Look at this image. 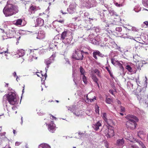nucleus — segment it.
I'll return each instance as SVG.
<instances>
[{"label": "nucleus", "mask_w": 148, "mask_h": 148, "mask_svg": "<svg viewBox=\"0 0 148 148\" xmlns=\"http://www.w3.org/2000/svg\"><path fill=\"white\" fill-rule=\"evenodd\" d=\"M12 0H9L3 10V12L6 17L11 16L16 14L18 11V7L12 4Z\"/></svg>", "instance_id": "obj_1"}, {"label": "nucleus", "mask_w": 148, "mask_h": 148, "mask_svg": "<svg viewBox=\"0 0 148 148\" xmlns=\"http://www.w3.org/2000/svg\"><path fill=\"white\" fill-rule=\"evenodd\" d=\"M19 100V98L16 95L15 93L10 92L3 96V102H6L8 101L10 104L14 105L18 103Z\"/></svg>", "instance_id": "obj_2"}, {"label": "nucleus", "mask_w": 148, "mask_h": 148, "mask_svg": "<svg viewBox=\"0 0 148 148\" xmlns=\"http://www.w3.org/2000/svg\"><path fill=\"white\" fill-rule=\"evenodd\" d=\"M82 47L77 48L73 53L72 58L77 60H82L84 57V54L88 55L89 53H91L92 51L88 49V51H86L82 49Z\"/></svg>", "instance_id": "obj_3"}, {"label": "nucleus", "mask_w": 148, "mask_h": 148, "mask_svg": "<svg viewBox=\"0 0 148 148\" xmlns=\"http://www.w3.org/2000/svg\"><path fill=\"white\" fill-rule=\"evenodd\" d=\"M126 118L128 120L126 124L127 128L130 129H134L137 125L136 122L138 121V118L132 114L127 115L126 116Z\"/></svg>", "instance_id": "obj_4"}, {"label": "nucleus", "mask_w": 148, "mask_h": 148, "mask_svg": "<svg viewBox=\"0 0 148 148\" xmlns=\"http://www.w3.org/2000/svg\"><path fill=\"white\" fill-rule=\"evenodd\" d=\"M72 35L73 34L70 30H65L61 34L60 39L62 40Z\"/></svg>", "instance_id": "obj_5"}, {"label": "nucleus", "mask_w": 148, "mask_h": 148, "mask_svg": "<svg viewBox=\"0 0 148 148\" xmlns=\"http://www.w3.org/2000/svg\"><path fill=\"white\" fill-rule=\"evenodd\" d=\"M76 4L75 3L73 2L69 5V8L67 9V11L70 14H73L75 11Z\"/></svg>", "instance_id": "obj_6"}, {"label": "nucleus", "mask_w": 148, "mask_h": 148, "mask_svg": "<svg viewBox=\"0 0 148 148\" xmlns=\"http://www.w3.org/2000/svg\"><path fill=\"white\" fill-rule=\"evenodd\" d=\"M101 42V39L99 35H97L96 37L94 39H93V44L102 46Z\"/></svg>", "instance_id": "obj_7"}, {"label": "nucleus", "mask_w": 148, "mask_h": 148, "mask_svg": "<svg viewBox=\"0 0 148 148\" xmlns=\"http://www.w3.org/2000/svg\"><path fill=\"white\" fill-rule=\"evenodd\" d=\"M101 116L103 118L104 121L109 125H110L112 122V120L111 119H108L107 117L106 113L103 112L102 113Z\"/></svg>", "instance_id": "obj_8"}, {"label": "nucleus", "mask_w": 148, "mask_h": 148, "mask_svg": "<svg viewBox=\"0 0 148 148\" xmlns=\"http://www.w3.org/2000/svg\"><path fill=\"white\" fill-rule=\"evenodd\" d=\"M105 132L106 135L108 138L114 135V131L113 130L107 129Z\"/></svg>", "instance_id": "obj_9"}, {"label": "nucleus", "mask_w": 148, "mask_h": 148, "mask_svg": "<svg viewBox=\"0 0 148 148\" xmlns=\"http://www.w3.org/2000/svg\"><path fill=\"white\" fill-rule=\"evenodd\" d=\"M73 39V35L67 37L63 40H61L65 44H69L71 43V41Z\"/></svg>", "instance_id": "obj_10"}, {"label": "nucleus", "mask_w": 148, "mask_h": 148, "mask_svg": "<svg viewBox=\"0 0 148 148\" xmlns=\"http://www.w3.org/2000/svg\"><path fill=\"white\" fill-rule=\"evenodd\" d=\"M45 36V32L42 30L39 31L38 33V35L36 37V38L39 39H43Z\"/></svg>", "instance_id": "obj_11"}, {"label": "nucleus", "mask_w": 148, "mask_h": 148, "mask_svg": "<svg viewBox=\"0 0 148 148\" xmlns=\"http://www.w3.org/2000/svg\"><path fill=\"white\" fill-rule=\"evenodd\" d=\"M48 129L49 131L52 133H53L56 130V126L55 124L52 123L49 124Z\"/></svg>", "instance_id": "obj_12"}, {"label": "nucleus", "mask_w": 148, "mask_h": 148, "mask_svg": "<svg viewBox=\"0 0 148 148\" xmlns=\"http://www.w3.org/2000/svg\"><path fill=\"white\" fill-rule=\"evenodd\" d=\"M97 55L101 57L105 56L104 55L101 53L99 51L96 50L93 52V57L96 60L97 59Z\"/></svg>", "instance_id": "obj_13"}, {"label": "nucleus", "mask_w": 148, "mask_h": 148, "mask_svg": "<svg viewBox=\"0 0 148 148\" xmlns=\"http://www.w3.org/2000/svg\"><path fill=\"white\" fill-rule=\"evenodd\" d=\"M44 23V20L40 18H38L36 20V24L37 26H41L43 25Z\"/></svg>", "instance_id": "obj_14"}, {"label": "nucleus", "mask_w": 148, "mask_h": 148, "mask_svg": "<svg viewBox=\"0 0 148 148\" xmlns=\"http://www.w3.org/2000/svg\"><path fill=\"white\" fill-rule=\"evenodd\" d=\"M124 143V141L123 139H119L117 140L116 145L121 148L123 146Z\"/></svg>", "instance_id": "obj_15"}, {"label": "nucleus", "mask_w": 148, "mask_h": 148, "mask_svg": "<svg viewBox=\"0 0 148 148\" xmlns=\"http://www.w3.org/2000/svg\"><path fill=\"white\" fill-rule=\"evenodd\" d=\"M93 125H94L93 128H94L95 131L98 130L99 129V127L101 126V124L100 121H97L95 124Z\"/></svg>", "instance_id": "obj_16"}, {"label": "nucleus", "mask_w": 148, "mask_h": 148, "mask_svg": "<svg viewBox=\"0 0 148 148\" xmlns=\"http://www.w3.org/2000/svg\"><path fill=\"white\" fill-rule=\"evenodd\" d=\"M9 35L11 36L10 38L13 37L15 34H16V31L12 28L11 29H10L9 31Z\"/></svg>", "instance_id": "obj_17"}, {"label": "nucleus", "mask_w": 148, "mask_h": 148, "mask_svg": "<svg viewBox=\"0 0 148 148\" xmlns=\"http://www.w3.org/2000/svg\"><path fill=\"white\" fill-rule=\"evenodd\" d=\"M68 110H70L71 111L74 113V112H75L76 111L78 110V108H77L75 105H73L71 107H68Z\"/></svg>", "instance_id": "obj_18"}, {"label": "nucleus", "mask_w": 148, "mask_h": 148, "mask_svg": "<svg viewBox=\"0 0 148 148\" xmlns=\"http://www.w3.org/2000/svg\"><path fill=\"white\" fill-rule=\"evenodd\" d=\"M38 148H51V147L48 144L43 143L39 146Z\"/></svg>", "instance_id": "obj_19"}, {"label": "nucleus", "mask_w": 148, "mask_h": 148, "mask_svg": "<svg viewBox=\"0 0 148 148\" xmlns=\"http://www.w3.org/2000/svg\"><path fill=\"white\" fill-rule=\"evenodd\" d=\"M121 34H122L121 36V37L123 38H129L131 39H133V38L132 37L130 36L127 34H125L123 33H122Z\"/></svg>", "instance_id": "obj_20"}, {"label": "nucleus", "mask_w": 148, "mask_h": 148, "mask_svg": "<svg viewBox=\"0 0 148 148\" xmlns=\"http://www.w3.org/2000/svg\"><path fill=\"white\" fill-rule=\"evenodd\" d=\"M38 10V8L33 5L31 6L29 9V11L31 12V13H34L35 11Z\"/></svg>", "instance_id": "obj_21"}, {"label": "nucleus", "mask_w": 148, "mask_h": 148, "mask_svg": "<svg viewBox=\"0 0 148 148\" xmlns=\"http://www.w3.org/2000/svg\"><path fill=\"white\" fill-rule=\"evenodd\" d=\"M135 114L138 115H141L144 112L143 110H140L139 108H135Z\"/></svg>", "instance_id": "obj_22"}, {"label": "nucleus", "mask_w": 148, "mask_h": 148, "mask_svg": "<svg viewBox=\"0 0 148 148\" xmlns=\"http://www.w3.org/2000/svg\"><path fill=\"white\" fill-rule=\"evenodd\" d=\"M117 66L119 67L120 70L121 71V73H120V75H122V73L123 75H124L125 74H123L124 68L122 64L121 63L119 62L118 64L117 65Z\"/></svg>", "instance_id": "obj_23"}, {"label": "nucleus", "mask_w": 148, "mask_h": 148, "mask_svg": "<svg viewBox=\"0 0 148 148\" xmlns=\"http://www.w3.org/2000/svg\"><path fill=\"white\" fill-rule=\"evenodd\" d=\"M23 20L21 19H18L14 21V24L17 26H19L21 24Z\"/></svg>", "instance_id": "obj_24"}, {"label": "nucleus", "mask_w": 148, "mask_h": 148, "mask_svg": "<svg viewBox=\"0 0 148 148\" xmlns=\"http://www.w3.org/2000/svg\"><path fill=\"white\" fill-rule=\"evenodd\" d=\"M111 60L112 64L115 66H117L119 62L118 60H115L114 58H112Z\"/></svg>", "instance_id": "obj_25"}, {"label": "nucleus", "mask_w": 148, "mask_h": 148, "mask_svg": "<svg viewBox=\"0 0 148 148\" xmlns=\"http://www.w3.org/2000/svg\"><path fill=\"white\" fill-rule=\"evenodd\" d=\"M108 11L111 15L115 16H118V15L116 14V13L112 9L110 10H109Z\"/></svg>", "instance_id": "obj_26"}, {"label": "nucleus", "mask_w": 148, "mask_h": 148, "mask_svg": "<svg viewBox=\"0 0 148 148\" xmlns=\"http://www.w3.org/2000/svg\"><path fill=\"white\" fill-rule=\"evenodd\" d=\"M113 0L114 1V3L116 6L119 7H120L123 6L122 4L119 3V2L117 1L116 0Z\"/></svg>", "instance_id": "obj_27"}, {"label": "nucleus", "mask_w": 148, "mask_h": 148, "mask_svg": "<svg viewBox=\"0 0 148 148\" xmlns=\"http://www.w3.org/2000/svg\"><path fill=\"white\" fill-rule=\"evenodd\" d=\"M98 79H97L95 77H94V75H93V81L95 83V84L96 85H97L98 88H99V86L98 83Z\"/></svg>", "instance_id": "obj_28"}, {"label": "nucleus", "mask_w": 148, "mask_h": 148, "mask_svg": "<svg viewBox=\"0 0 148 148\" xmlns=\"http://www.w3.org/2000/svg\"><path fill=\"white\" fill-rule=\"evenodd\" d=\"M45 63L47 65V68H49V65L51 63H52V61H50L48 59H47L45 60Z\"/></svg>", "instance_id": "obj_29"}, {"label": "nucleus", "mask_w": 148, "mask_h": 148, "mask_svg": "<svg viewBox=\"0 0 148 148\" xmlns=\"http://www.w3.org/2000/svg\"><path fill=\"white\" fill-rule=\"evenodd\" d=\"M87 40L90 42H92V34H90L87 38Z\"/></svg>", "instance_id": "obj_30"}, {"label": "nucleus", "mask_w": 148, "mask_h": 148, "mask_svg": "<svg viewBox=\"0 0 148 148\" xmlns=\"http://www.w3.org/2000/svg\"><path fill=\"white\" fill-rule=\"evenodd\" d=\"M142 2L144 6L148 7V0H142Z\"/></svg>", "instance_id": "obj_31"}, {"label": "nucleus", "mask_w": 148, "mask_h": 148, "mask_svg": "<svg viewBox=\"0 0 148 148\" xmlns=\"http://www.w3.org/2000/svg\"><path fill=\"white\" fill-rule=\"evenodd\" d=\"M126 69L129 71V72L130 73H132L133 72V70L130 65H126Z\"/></svg>", "instance_id": "obj_32"}, {"label": "nucleus", "mask_w": 148, "mask_h": 148, "mask_svg": "<svg viewBox=\"0 0 148 148\" xmlns=\"http://www.w3.org/2000/svg\"><path fill=\"white\" fill-rule=\"evenodd\" d=\"M19 56L21 57L23 56L25 54V52L24 50L21 49L19 51L18 53Z\"/></svg>", "instance_id": "obj_33"}, {"label": "nucleus", "mask_w": 148, "mask_h": 148, "mask_svg": "<svg viewBox=\"0 0 148 148\" xmlns=\"http://www.w3.org/2000/svg\"><path fill=\"white\" fill-rule=\"evenodd\" d=\"M95 112L99 114V107L97 104H95Z\"/></svg>", "instance_id": "obj_34"}, {"label": "nucleus", "mask_w": 148, "mask_h": 148, "mask_svg": "<svg viewBox=\"0 0 148 148\" xmlns=\"http://www.w3.org/2000/svg\"><path fill=\"white\" fill-rule=\"evenodd\" d=\"M60 35L59 34L56 35L54 37V40H56L57 41V42H59L60 40H61L60 39Z\"/></svg>", "instance_id": "obj_35"}, {"label": "nucleus", "mask_w": 148, "mask_h": 148, "mask_svg": "<svg viewBox=\"0 0 148 148\" xmlns=\"http://www.w3.org/2000/svg\"><path fill=\"white\" fill-rule=\"evenodd\" d=\"M81 111H78V110L76 111L75 112H74V114L76 115L77 116H79L81 115V113H80Z\"/></svg>", "instance_id": "obj_36"}, {"label": "nucleus", "mask_w": 148, "mask_h": 148, "mask_svg": "<svg viewBox=\"0 0 148 148\" xmlns=\"http://www.w3.org/2000/svg\"><path fill=\"white\" fill-rule=\"evenodd\" d=\"M79 70L81 74V76H82V75H84L85 71L84 69L82 66L80 67Z\"/></svg>", "instance_id": "obj_37"}, {"label": "nucleus", "mask_w": 148, "mask_h": 148, "mask_svg": "<svg viewBox=\"0 0 148 148\" xmlns=\"http://www.w3.org/2000/svg\"><path fill=\"white\" fill-rule=\"evenodd\" d=\"M106 101L107 103L108 104H110L112 102V100L110 98L106 97Z\"/></svg>", "instance_id": "obj_38"}, {"label": "nucleus", "mask_w": 148, "mask_h": 148, "mask_svg": "<svg viewBox=\"0 0 148 148\" xmlns=\"http://www.w3.org/2000/svg\"><path fill=\"white\" fill-rule=\"evenodd\" d=\"M78 135L79 136L80 138H81L82 137H84L86 136L85 133L82 132L78 133Z\"/></svg>", "instance_id": "obj_39"}, {"label": "nucleus", "mask_w": 148, "mask_h": 148, "mask_svg": "<svg viewBox=\"0 0 148 148\" xmlns=\"http://www.w3.org/2000/svg\"><path fill=\"white\" fill-rule=\"evenodd\" d=\"M127 86L128 87L130 88L132 87L133 86V84L132 83V82H127Z\"/></svg>", "instance_id": "obj_40"}, {"label": "nucleus", "mask_w": 148, "mask_h": 148, "mask_svg": "<svg viewBox=\"0 0 148 148\" xmlns=\"http://www.w3.org/2000/svg\"><path fill=\"white\" fill-rule=\"evenodd\" d=\"M93 30H94L96 33L99 32L100 31V29L98 27H93Z\"/></svg>", "instance_id": "obj_41"}, {"label": "nucleus", "mask_w": 148, "mask_h": 148, "mask_svg": "<svg viewBox=\"0 0 148 148\" xmlns=\"http://www.w3.org/2000/svg\"><path fill=\"white\" fill-rule=\"evenodd\" d=\"M81 77H82V79L83 81L84 82L85 84H87V81L86 78V77L84 75H82V76H81Z\"/></svg>", "instance_id": "obj_42"}, {"label": "nucleus", "mask_w": 148, "mask_h": 148, "mask_svg": "<svg viewBox=\"0 0 148 148\" xmlns=\"http://www.w3.org/2000/svg\"><path fill=\"white\" fill-rule=\"evenodd\" d=\"M56 22H59L62 23H63L64 22V20H57V21H53V24L54 25V24H55V23Z\"/></svg>", "instance_id": "obj_43"}, {"label": "nucleus", "mask_w": 148, "mask_h": 148, "mask_svg": "<svg viewBox=\"0 0 148 148\" xmlns=\"http://www.w3.org/2000/svg\"><path fill=\"white\" fill-rule=\"evenodd\" d=\"M55 57V55H52L50 58H48V59L50 61H52V62H53L54 60V58Z\"/></svg>", "instance_id": "obj_44"}, {"label": "nucleus", "mask_w": 148, "mask_h": 148, "mask_svg": "<svg viewBox=\"0 0 148 148\" xmlns=\"http://www.w3.org/2000/svg\"><path fill=\"white\" fill-rule=\"evenodd\" d=\"M116 1L119 2V3L122 4L123 6L124 5L125 0H116Z\"/></svg>", "instance_id": "obj_45"}, {"label": "nucleus", "mask_w": 148, "mask_h": 148, "mask_svg": "<svg viewBox=\"0 0 148 148\" xmlns=\"http://www.w3.org/2000/svg\"><path fill=\"white\" fill-rule=\"evenodd\" d=\"M144 102L148 106V95L147 96H145Z\"/></svg>", "instance_id": "obj_46"}, {"label": "nucleus", "mask_w": 148, "mask_h": 148, "mask_svg": "<svg viewBox=\"0 0 148 148\" xmlns=\"http://www.w3.org/2000/svg\"><path fill=\"white\" fill-rule=\"evenodd\" d=\"M115 30L116 31L118 32H121L122 31V29L121 27H116V29Z\"/></svg>", "instance_id": "obj_47"}, {"label": "nucleus", "mask_w": 148, "mask_h": 148, "mask_svg": "<svg viewBox=\"0 0 148 148\" xmlns=\"http://www.w3.org/2000/svg\"><path fill=\"white\" fill-rule=\"evenodd\" d=\"M94 72L98 76H100V73L99 71L97 69H95L94 71Z\"/></svg>", "instance_id": "obj_48"}, {"label": "nucleus", "mask_w": 148, "mask_h": 148, "mask_svg": "<svg viewBox=\"0 0 148 148\" xmlns=\"http://www.w3.org/2000/svg\"><path fill=\"white\" fill-rule=\"evenodd\" d=\"M131 30L136 32H138L139 30L135 27H132L131 28Z\"/></svg>", "instance_id": "obj_49"}, {"label": "nucleus", "mask_w": 148, "mask_h": 148, "mask_svg": "<svg viewBox=\"0 0 148 148\" xmlns=\"http://www.w3.org/2000/svg\"><path fill=\"white\" fill-rule=\"evenodd\" d=\"M145 25L146 26H148V22L147 21L144 22L143 24H142V26L143 27H145Z\"/></svg>", "instance_id": "obj_50"}, {"label": "nucleus", "mask_w": 148, "mask_h": 148, "mask_svg": "<svg viewBox=\"0 0 148 148\" xmlns=\"http://www.w3.org/2000/svg\"><path fill=\"white\" fill-rule=\"evenodd\" d=\"M120 110L122 112H124L125 111V108L123 106H120Z\"/></svg>", "instance_id": "obj_51"}, {"label": "nucleus", "mask_w": 148, "mask_h": 148, "mask_svg": "<svg viewBox=\"0 0 148 148\" xmlns=\"http://www.w3.org/2000/svg\"><path fill=\"white\" fill-rule=\"evenodd\" d=\"M97 13L98 14V15H99L100 16V18L102 19V18H101V17L102 16H102L103 17V14L101 13V12H100L98 11H97Z\"/></svg>", "instance_id": "obj_52"}, {"label": "nucleus", "mask_w": 148, "mask_h": 148, "mask_svg": "<svg viewBox=\"0 0 148 148\" xmlns=\"http://www.w3.org/2000/svg\"><path fill=\"white\" fill-rule=\"evenodd\" d=\"M44 76L45 77V79H44L43 81V82H42V84H45V80H46V78L47 77V73H45L44 75Z\"/></svg>", "instance_id": "obj_53"}, {"label": "nucleus", "mask_w": 148, "mask_h": 148, "mask_svg": "<svg viewBox=\"0 0 148 148\" xmlns=\"http://www.w3.org/2000/svg\"><path fill=\"white\" fill-rule=\"evenodd\" d=\"M109 92L113 95H114V91L113 90H110Z\"/></svg>", "instance_id": "obj_54"}, {"label": "nucleus", "mask_w": 148, "mask_h": 148, "mask_svg": "<svg viewBox=\"0 0 148 148\" xmlns=\"http://www.w3.org/2000/svg\"><path fill=\"white\" fill-rule=\"evenodd\" d=\"M93 7L94 6H96L97 5V3L95 1V0H93Z\"/></svg>", "instance_id": "obj_55"}, {"label": "nucleus", "mask_w": 148, "mask_h": 148, "mask_svg": "<svg viewBox=\"0 0 148 148\" xmlns=\"http://www.w3.org/2000/svg\"><path fill=\"white\" fill-rule=\"evenodd\" d=\"M106 69L107 70V71H108V72L109 73H110L111 72L110 71V69L108 67H106Z\"/></svg>", "instance_id": "obj_56"}, {"label": "nucleus", "mask_w": 148, "mask_h": 148, "mask_svg": "<svg viewBox=\"0 0 148 148\" xmlns=\"http://www.w3.org/2000/svg\"><path fill=\"white\" fill-rule=\"evenodd\" d=\"M21 143L19 142H16L15 143V145L17 146H18Z\"/></svg>", "instance_id": "obj_57"}, {"label": "nucleus", "mask_w": 148, "mask_h": 148, "mask_svg": "<svg viewBox=\"0 0 148 148\" xmlns=\"http://www.w3.org/2000/svg\"><path fill=\"white\" fill-rule=\"evenodd\" d=\"M86 2H85V3L84 2H83V3H82V5L83 6L86 7L87 5H86Z\"/></svg>", "instance_id": "obj_58"}, {"label": "nucleus", "mask_w": 148, "mask_h": 148, "mask_svg": "<svg viewBox=\"0 0 148 148\" xmlns=\"http://www.w3.org/2000/svg\"><path fill=\"white\" fill-rule=\"evenodd\" d=\"M103 35H104L105 36H106L108 38L109 37V36H108V35L107 34H106V33H103Z\"/></svg>", "instance_id": "obj_59"}, {"label": "nucleus", "mask_w": 148, "mask_h": 148, "mask_svg": "<svg viewBox=\"0 0 148 148\" xmlns=\"http://www.w3.org/2000/svg\"><path fill=\"white\" fill-rule=\"evenodd\" d=\"M13 76H14V77H16V76H16V72H14L13 73Z\"/></svg>", "instance_id": "obj_60"}, {"label": "nucleus", "mask_w": 148, "mask_h": 148, "mask_svg": "<svg viewBox=\"0 0 148 148\" xmlns=\"http://www.w3.org/2000/svg\"><path fill=\"white\" fill-rule=\"evenodd\" d=\"M104 6L105 7H106L107 9L108 10H109V8L108 7V5L106 4H105L104 5Z\"/></svg>", "instance_id": "obj_61"}, {"label": "nucleus", "mask_w": 148, "mask_h": 148, "mask_svg": "<svg viewBox=\"0 0 148 148\" xmlns=\"http://www.w3.org/2000/svg\"><path fill=\"white\" fill-rule=\"evenodd\" d=\"M132 27H131V26H130V27L129 26V27H128V28H127V27H126V28L129 30H131V28H132Z\"/></svg>", "instance_id": "obj_62"}, {"label": "nucleus", "mask_w": 148, "mask_h": 148, "mask_svg": "<svg viewBox=\"0 0 148 148\" xmlns=\"http://www.w3.org/2000/svg\"><path fill=\"white\" fill-rule=\"evenodd\" d=\"M141 146L142 148H146V147L145 146V145L141 143Z\"/></svg>", "instance_id": "obj_63"}, {"label": "nucleus", "mask_w": 148, "mask_h": 148, "mask_svg": "<svg viewBox=\"0 0 148 148\" xmlns=\"http://www.w3.org/2000/svg\"><path fill=\"white\" fill-rule=\"evenodd\" d=\"M131 148H138L137 147L135 146L134 145L132 146Z\"/></svg>", "instance_id": "obj_64"}]
</instances>
